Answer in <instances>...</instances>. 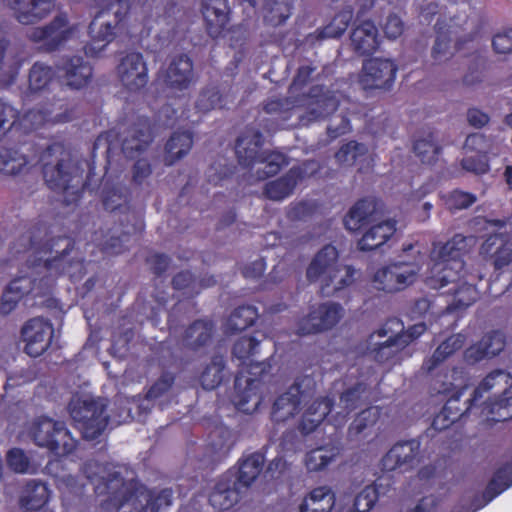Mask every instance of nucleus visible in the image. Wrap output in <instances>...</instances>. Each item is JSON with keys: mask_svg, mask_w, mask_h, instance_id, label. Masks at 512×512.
<instances>
[{"mask_svg": "<svg viewBox=\"0 0 512 512\" xmlns=\"http://www.w3.org/2000/svg\"><path fill=\"white\" fill-rule=\"evenodd\" d=\"M476 243L475 236L457 233L446 242H434L430 258L433 266L427 285L440 290L452 285L446 292L453 296L452 302L446 306L447 312L465 309L476 302L478 292L474 281L476 277L467 275L463 257Z\"/></svg>", "mask_w": 512, "mask_h": 512, "instance_id": "nucleus-1", "label": "nucleus"}, {"mask_svg": "<svg viewBox=\"0 0 512 512\" xmlns=\"http://www.w3.org/2000/svg\"><path fill=\"white\" fill-rule=\"evenodd\" d=\"M85 464L88 481L94 486L96 496L106 498L101 502L104 509L117 512H161L173 503V491L164 488L159 491L149 489L137 480L126 481L120 472L114 471L106 476L89 474Z\"/></svg>", "mask_w": 512, "mask_h": 512, "instance_id": "nucleus-2", "label": "nucleus"}, {"mask_svg": "<svg viewBox=\"0 0 512 512\" xmlns=\"http://www.w3.org/2000/svg\"><path fill=\"white\" fill-rule=\"evenodd\" d=\"M260 342L254 336L242 335L232 347V357L239 361L232 401L237 410L246 414L256 412L263 402V396L259 390L262 376L270 368V365L264 361L253 360V357L259 353Z\"/></svg>", "mask_w": 512, "mask_h": 512, "instance_id": "nucleus-3", "label": "nucleus"}, {"mask_svg": "<svg viewBox=\"0 0 512 512\" xmlns=\"http://www.w3.org/2000/svg\"><path fill=\"white\" fill-rule=\"evenodd\" d=\"M42 174L47 187L65 195L67 204L76 203L87 186L84 169L64 145L58 142L47 146L40 154Z\"/></svg>", "mask_w": 512, "mask_h": 512, "instance_id": "nucleus-4", "label": "nucleus"}, {"mask_svg": "<svg viewBox=\"0 0 512 512\" xmlns=\"http://www.w3.org/2000/svg\"><path fill=\"white\" fill-rule=\"evenodd\" d=\"M50 228L42 221H37L28 231L23 234L20 240H25L22 251L33 250L37 255H52L44 260V267L50 276L73 275L71 268L74 265L83 266V259L76 260L70 257L74 251L75 240L69 236L51 237Z\"/></svg>", "mask_w": 512, "mask_h": 512, "instance_id": "nucleus-5", "label": "nucleus"}, {"mask_svg": "<svg viewBox=\"0 0 512 512\" xmlns=\"http://www.w3.org/2000/svg\"><path fill=\"white\" fill-rule=\"evenodd\" d=\"M264 144V137L261 131L246 129L236 140L235 153L238 163L247 169L256 170V181H263L278 174L281 169L289 164L288 157L278 151H264L261 148Z\"/></svg>", "mask_w": 512, "mask_h": 512, "instance_id": "nucleus-6", "label": "nucleus"}, {"mask_svg": "<svg viewBox=\"0 0 512 512\" xmlns=\"http://www.w3.org/2000/svg\"><path fill=\"white\" fill-rule=\"evenodd\" d=\"M356 270L350 265L338 263V251L333 245H325L307 267L306 277L310 282L321 281L323 297L338 296L355 280Z\"/></svg>", "mask_w": 512, "mask_h": 512, "instance_id": "nucleus-7", "label": "nucleus"}, {"mask_svg": "<svg viewBox=\"0 0 512 512\" xmlns=\"http://www.w3.org/2000/svg\"><path fill=\"white\" fill-rule=\"evenodd\" d=\"M68 408L75 427L85 439L98 438L109 423V416L106 413L107 406L101 399H72Z\"/></svg>", "mask_w": 512, "mask_h": 512, "instance_id": "nucleus-8", "label": "nucleus"}, {"mask_svg": "<svg viewBox=\"0 0 512 512\" xmlns=\"http://www.w3.org/2000/svg\"><path fill=\"white\" fill-rule=\"evenodd\" d=\"M509 378L510 374L503 370L497 369L490 372L474 389L471 398L468 400L467 410L479 402L484 393L489 392L493 387L501 381L505 383V387L501 395L495 398H490L485 404V410L493 416V420L497 422H504L512 419V396L509 395Z\"/></svg>", "mask_w": 512, "mask_h": 512, "instance_id": "nucleus-9", "label": "nucleus"}, {"mask_svg": "<svg viewBox=\"0 0 512 512\" xmlns=\"http://www.w3.org/2000/svg\"><path fill=\"white\" fill-rule=\"evenodd\" d=\"M30 432L37 446L47 448L59 457L71 454L77 447V441L72 437L65 423L49 417L38 418Z\"/></svg>", "mask_w": 512, "mask_h": 512, "instance_id": "nucleus-10", "label": "nucleus"}, {"mask_svg": "<svg viewBox=\"0 0 512 512\" xmlns=\"http://www.w3.org/2000/svg\"><path fill=\"white\" fill-rule=\"evenodd\" d=\"M312 376L297 377L286 392L276 398L272 406L271 416L276 422H283L299 412L301 402L311 396L315 390Z\"/></svg>", "mask_w": 512, "mask_h": 512, "instance_id": "nucleus-11", "label": "nucleus"}, {"mask_svg": "<svg viewBox=\"0 0 512 512\" xmlns=\"http://www.w3.org/2000/svg\"><path fill=\"white\" fill-rule=\"evenodd\" d=\"M73 27L66 13L57 14L48 24L32 28L27 37L30 41L40 44L45 52L59 50L73 35Z\"/></svg>", "mask_w": 512, "mask_h": 512, "instance_id": "nucleus-12", "label": "nucleus"}, {"mask_svg": "<svg viewBox=\"0 0 512 512\" xmlns=\"http://www.w3.org/2000/svg\"><path fill=\"white\" fill-rule=\"evenodd\" d=\"M21 336L25 342V353L36 358L50 347L54 336V326L48 319L34 317L25 322L21 329Z\"/></svg>", "mask_w": 512, "mask_h": 512, "instance_id": "nucleus-13", "label": "nucleus"}, {"mask_svg": "<svg viewBox=\"0 0 512 512\" xmlns=\"http://www.w3.org/2000/svg\"><path fill=\"white\" fill-rule=\"evenodd\" d=\"M342 307L338 303H322L298 322L297 334L305 336L333 328L341 319Z\"/></svg>", "mask_w": 512, "mask_h": 512, "instance_id": "nucleus-14", "label": "nucleus"}, {"mask_svg": "<svg viewBox=\"0 0 512 512\" xmlns=\"http://www.w3.org/2000/svg\"><path fill=\"white\" fill-rule=\"evenodd\" d=\"M397 70V65L390 59H368L363 63L360 83L366 90H388L394 84Z\"/></svg>", "mask_w": 512, "mask_h": 512, "instance_id": "nucleus-15", "label": "nucleus"}, {"mask_svg": "<svg viewBox=\"0 0 512 512\" xmlns=\"http://www.w3.org/2000/svg\"><path fill=\"white\" fill-rule=\"evenodd\" d=\"M117 74L121 83L131 92L144 88L149 80L147 64L140 52H128L120 59Z\"/></svg>", "mask_w": 512, "mask_h": 512, "instance_id": "nucleus-16", "label": "nucleus"}, {"mask_svg": "<svg viewBox=\"0 0 512 512\" xmlns=\"http://www.w3.org/2000/svg\"><path fill=\"white\" fill-rule=\"evenodd\" d=\"M57 73L64 85L79 90L91 82L93 67L81 56H67L57 64Z\"/></svg>", "mask_w": 512, "mask_h": 512, "instance_id": "nucleus-17", "label": "nucleus"}, {"mask_svg": "<svg viewBox=\"0 0 512 512\" xmlns=\"http://www.w3.org/2000/svg\"><path fill=\"white\" fill-rule=\"evenodd\" d=\"M415 276L416 272L406 263L389 264L375 273V287L387 293H394L412 284Z\"/></svg>", "mask_w": 512, "mask_h": 512, "instance_id": "nucleus-18", "label": "nucleus"}, {"mask_svg": "<svg viewBox=\"0 0 512 512\" xmlns=\"http://www.w3.org/2000/svg\"><path fill=\"white\" fill-rule=\"evenodd\" d=\"M229 13L230 8L227 0H204L202 4V14L205 21L207 34L217 39L224 37L229 31Z\"/></svg>", "mask_w": 512, "mask_h": 512, "instance_id": "nucleus-19", "label": "nucleus"}, {"mask_svg": "<svg viewBox=\"0 0 512 512\" xmlns=\"http://www.w3.org/2000/svg\"><path fill=\"white\" fill-rule=\"evenodd\" d=\"M265 453L256 451L248 455L242 456L236 467L229 469L233 475V482L242 491L249 488L264 472Z\"/></svg>", "mask_w": 512, "mask_h": 512, "instance_id": "nucleus-20", "label": "nucleus"}, {"mask_svg": "<svg viewBox=\"0 0 512 512\" xmlns=\"http://www.w3.org/2000/svg\"><path fill=\"white\" fill-rule=\"evenodd\" d=\"M420 442L416 439L397 442L383 456L381 467L384 471L412 468L419 454Z\"/></svg>", "mask_w": 512, "mask_h": 512, "instance_id": "nucleus-21", "label": "nucleus"}, {"mask_svg": "<svg viewBox=\"0 0 512 512\" xmlns=\"http://www.w3.org/2000/svg\"><path fill=\"white\" fill-rule=\"evenodd\" d=\"M15 19L24 25L37 23L52 10L55 0H4Z\"/></svg>", "mask_w": 512, "mask_h": 512, "instance_id": "nucleus-22", "label": "nucleus"}, {"mask_svg": "<svg viewBox=\"0 0 512 512\" xmlns=\"http://www.w3.org/2000/svg\"><path fill=\"white\" fill-rule=\"evenodd\" d=\"M506 346V336L500 330H493L482 336L475 344L464 352V359L468 364H475L483 359L497 356Z\"/></svg>", "mask_w": 512, "mask_h": 512, "instance_id": "nucleus-23", "label": "nucleus"}, {"mask_svg": "<svg viewBox=\"0 0 512 512\" xmlns=\"http://www.w3.org/2000/svg\"><path fill=\"white\" fill-rule=\"evenodd\" d=\"M153 131L148 117H139L127 131L122 141V151L128 158L144 151L153 141Z\"/></svg>", "mask_w": 512, "mask_h": 512, "instance_id": "nucleus-24", "label": "nucleus"}, {"mask_svg": "<svg viewBox=\"0 0 512 512\" xmlns=\"http://www.w3.org/2000/svg\"><path fill=\"white\" fill-rule=\"evenodd\" d=\"M102 204L106 211L125 215L126 220L132 218L135 222L142 221L131 209V191L124 184L117 183L110 187L105 185L102 190Z\"/></svg>", "mask_w": 512, "mask_h": 512, "instance_id": "nucleus-25", "label": "nucleus"}, {"mask_svg": "<svg viewBox=\"0 0 512 512\" xmlns=\"http://www.w3.org/2000/svg\"><path fill=\"white\" fill-rule=\"evenodd\" d=\"M215 332L216 325L213 320L197 319L184 330L182 344L190 351H203L212 343Z\"/></svg>", "mask_w": 512, "mask_h": 512, "instance_id": "nucleus-26", "label": "nucleus"}, {"mask_svg": "<svg viewBox=\"0 0 512 512\" xmlns=\"http://www.w3.org/2000/svg\"><path fill=\"white\" fill-rule=\"evenodd\" d=\"M241 492L233 482L232 473L225 472L217 480L208 500L215 510L225 511L232 508L239 501Z\"/></svg>", "mask_w": 512, "mask_h": 512, "instance_id": "nucleus-27", "label": "nucleus"}, {"mask_svg": "<svg viewBox=\"0 0 512 512\" xmlns=\"http://www.w3.org/2000/svg\"><path fill=\"white\" fill-rule=\"evenodd\" d=\"M193 80L194 70L191 58L186 54L175 56L165 73L166 85L171 89L183 91L189 88Z\"/></svg>", "mask_w": 512, "mask_h": 512, "instance_id": "nucleus-28", "label": "nucleus"}, {"mask_svg": "<svg viewBox=\"0 0 512 512\" xmlns=\"http://www.w3.org/2000/svg\"><path fill=\"white\" fill-rule=\"evenodd\" d=\"M333 406L334 401L330 397L317 398L304 410L297 424V430L303 436L313 433L330 414Z\"/></svg>", "mask_w": 512, "mask_h": 512, "instance_id": "nucleus-29", "label": "nucleus"}, {"mask_svg": "<svg viewBox=\"0 0 512 512\" xmlns=\"http://www.w3.org/2000/svg\"><path fill=\"white\" fill-rule=\"evenodd\" d=\"M301 166L291 167L283 176L265 184L263 194L267 199L281 201L290 196L297 184L305 177Z\"/></svg>", "mask_w": 512, "mask_h": 512, "instance_id": "nucleus-30", "label": "nucleus"}, {"mask_svg": "<svg viewBox=\"0 0 512 512\" xmlns=\"http://www.w3.org/2000/svg\"><path fill=\"white\" fill-rule=\"evenodd\" d=\"M350 39L354 52L360 56L374 54L380 45L378 29L371 20H365L356 25Z\"/></svg>", "mask_w": 512, "mask_h": 512, "instance_id": "nucleus-31", "label": "nucleus"}, {"mask_svg": "<svg viewBox=\"0 0 512 512\" xmlns=\"http://www.w3.org/2000/svg\"><path fill=\"white\" fill-rule=\"evenodd\" d=\"M378 211L377 201L373 198L359 199L344 217L345 228L356 232L370 224Z\"/></svg>", "mask_w": 512, "mask_h": 512, "instance_id": "nucleus-32", "label": "nucleus"}, {"mask_svg": "<svg viewBox=\"0 0 512 512\" xmlns=\"http://www.w3.org/2000/svg\"><path fill=\"white\" fill-rule=\"evenodd\" d=\"M34 281L28 276L17 277L5 288L0 301V313L10 314L20 300L33 291Z\"/></svg>", "mask_w": 512, "mask_h": 512, "instance_id": "nucleus-33", "label": "nucleus"}, {"mask_svg": "<svg viewBox=\"0 0 512 512\" xmlns=\"http://www.w3.org/2000/svg\"><path fill=\"white\" fill-rule=\"evenodd\" d=\"M352 18L353 11L351 9L341 10L333 17L329 24L310 33L307 36V41L315 44L326 39L340 38L349 27Z\"/></svg>", "mask_w": 512, "mask_h": 512, "instance_id": "nucleus-34", "label": "nucleus"}, {"mask_svg": "<svg viewBox=\"0 0 512 512\" xmlns=\"http://www.w3.org/2000/svg\"><path fill=\"white\" fill-rule=\"evenodd\" d=\"M396 232V221L385 220L371 226L359 239L360 251H373L384 245Z\"/></svg>", "mask_w": 512, "mask_h": 512, "instance_id": "nucleus-35", "label": "nucleus"}, {"mask_svg": "<svg viewBox=\"0 0 512 512\" xmlns=\"http://www.w3.org/2000/svg\"><path fill=\"white\" fill-rule=\"evenodd\" d=\"M49 497L50 490L45 483L30 480L24 488L19 504L24 511L35 512L41 510L48 503Z\"/></svg>", "mask_w": 512, "mask_h": 512, "instance_id": "nucleus-36", "label": "nucleus"}, {"mask_svg": "<svg viewBox=\"0 0 512 512\" xmlns=\"http://www.w3.org/2000/svg\"><path fill=\"white\" fill-rule=\"evenodd\" d=\"M512 486V462H507L500 466L488 482L483 495L482 502L476 506L474 511L484 507L502 492Z\"/></svg>", "mask_w": 512, "mask_h": 512, "instance_id": "nucleus-37", "label": "nucleus"}, {"mask_svg": "<svg viewBox=\"0 0 512 512\" xmlns=\"http://www.w3.org/2000/svg\"><path fill=\"white\" fill-rule=\"evenodd\" d=\"M336 497L330 487L320 486L314 488L304 497L300 504V512H331Z\"/></svg>", "mask_w": 512, "mask_h": 512, "instance_id": "nucleus-38", "label": "nucleus"}, {"mask_svg": "<svg viewBox=\"0 0 512 512\" xmlns=\"http://www.w3.org/2000/svg\"><path fill=\"white\" fill-rule=\"evenodd\" d=\"M193 145V134L190 131L174 132L165 144L164 163L173 165L177 160L189 153Z\"/></svg>", "mask_w": 512, "mask_h": 512, "instance_id": "nucleus-39", "label": "nucleus"}, {"mask_svg": "<svg viewBox=\"0 0 512 512\" xmlns=\"http://www.w3.org/2000/svg\"><path fill=\"white\" fill-rule=\"evenodd\" d=\"M464 342L465 336L460 333L449 336L441 342L433 354L424 361L423 369L429 373L432 372L449 356L460 350Z\"/></svg>", "mask_w": 512, "mask_h": 512, "instance_id": "nucleus-40", "label": "nucleus"}, {"mask_svg": "<svg viewBox=\"0 0 512 512\" xmlns=\"http://www.w3.org/2000/svg\"><path fill=\"white\" fill-rule=\"evenodd\" d=\"M233 445L234 440L230 429L225 426H217L209 434L207 450L212 461H220L229 455Z\"/></svg>", "mask_w": 512, "mask_h": 512, "instance_id": "nucleus-41", "label": "nucleus"}, {"mask_svg": "<svg viewBox=\"0 0 512 512\" xmlns=\"http://www.w3.org/2000/svg\"><path fill=\"white\" fill-rule=\"evenodd\" d=\"M341 448L335 444H327L308 451L305 455V465L308 471L317 472L325 469L339 456Z\"/></svg>", "mask_w": 512, "mask_h": 512, "instance_id": "nucleus-42", "label": "nucleus"}, {"mask_svg": "<svg viewBox=\"0 0 512 512\" xmlns=\"http://www.w3.org/2000/svg\"><path fill=\"white\" fill-rule=\"evenodd\" d=\"M310 97L315 98L313 102L316 107L310 110V115L315 119L327 118L333 115L338 107L339 101L330 91H324L323 87L315 86L310 91Z\"/></svg>", "mask_w": 512, "mask_h": 512, "instance_id": "nucleus-43", "label": "nucleus"}, {"mask_svg": "<svg viewBox=\"0 0 512 512\" xmlns=\"http://www.w3.org/2000/svg\"><path fill=\"white\" fill-rule=\"evenodd\" d=\"M123 229L118 236L111 235L104 243L101 244V251L107 255H119L126 250L125 244L129 241L132 233L140 232L143 229L142 221L134 222L131 226L123 225Z\"/></svg>", "mask_w": 512, "mask_h": 512, "instance_id": "nucleus-44", "label": "nucleus"}, {"mask_svg": "<svg viewBox=\"0 0 512 512\" xmlns=\"http://www.w3.org/2000/svg\"><path fill=\"white\" fill-rule=\"evenodd\" d=\"M380 418V409L376 406L368 407L357 414L348 428V436L358 438L361 434L367 435Z\"/></svg>", "mask_w": 512, "mask_h": 512, "instance_id": "nucleus-45", "label": "nucleus"}, {"mask_svg": "<svg viewBox=\"0 0 512 512\" xmlns=\"http://www.w3.org/2000/svg\"><path fill=\"white\" fill-rule=\"evenodd\" d=\"M29 163L27 156L13 148H0V172L7 175H18Z\"/></svg>", "mask_w": 512, "mask_h": 512, "instance_id": "nucleus-46", "label": "nucleus"}, {"mask_svg": "<svg viewBox=\"0 0 512 512\" xmlns=\"http://www.w3.org/2000/svg\"><path fill=\"white\" fill-rule=\"evenodd\" d=\"M258 316V310L255 306L240 305L229 316L228 328L233 332L245 330L255 323Z\"/></svg>", "mask_w": 512, "mask_h": 512, "instance_id": "nucleus-47", "label": "nucleus"}, {"mask_svg": "<svg viewBox=\"0 0 512 512\" xmlns=\"http://www.w3.org/2000/svg\"><path fill=\"white\" fill-rule=\"evenodd\" d=\"M70 120L66 113L54 114L53 109L47 107H36L30 109L24 116V121L37 129L47 123H64Z\"/></svg>", "mask_w": 512, "mask_h": 512, "instance_id": "nucleus-48", "label": "nucleus"}, {"mask_svg": "<svg viewBox=\"0 0 512 512\" xmlns=\"http://www.w3.org/2000/svg\"><path fill=\"white\" fill-rule=\"evenodd\" d=\"M459 402V396L450 398L443 406L442 410L433 418L432 428L438 431L449 428L453 423L461 418L467 412H464L456 406Z\"/></svg>", "mask_w": 512, "mask_h": 512, "instance_id": "nucleus-49", "label": "nucleus"}, {"mask_svg": "<svg viewBox=\"0 0 512 512\" xmlns=\"http://www.w3.org/2000/svg\"><path fill=\"white\" fill-rule=\"evenodd\" d=\"M442 148L436 143L433 132L427 138H419L414 141L413 151L424 164H432L438 160Z\"/></svg>", "mask_w": 512, "mask_h": 512, "instance_id": "nucleus-50", "label": "nucleus"}, {"mask_svg": "<svg viewBox=\"0 0 512 512\" xmlns=\"http://www.w3.org/2000/svg\"><path fill=\"white\" fill-rule=\"evenodd\" d=\"M225 362L222 357H213L200 376L201 385L205 390L217 388L224 378Z\"/></svg>", "mask_w": 512, "mask_h": 512, "instance_id": "nucleus-51", "label": "nucleus"}, {"mask_svg": "<svg viewBox=\"0 0 512 512\" xmlns=\"http://www.w3.org/2000/svg\"><path fill=\"white\" fill-rule=\"evenodd\" d=\"M292 7L290 0H266L265 20L273 26L282 25L291 16Z\"/></svg>", "mask_w": 512, "mask_h": 512, "instance_id": "nucleus-52", "label": "nucleus"}, {"mask_svg": "<svg viewBox=\"0 0 512 512\" xmlns=\"http://www.w3.org/2000/svg\"><path fill=\"white\" fill-rule=\"evenodd\" d=\"M55 77V70L42 62H35L29 71V88L41 91L48 87Z\"/></svg>", "mask_w": 512, "mask_h": 512, "instance_id": "nucleus-53", "label": "nucleus"}, {"mask_svg": "<svg viewBox=\"0 0 512 512\" xmlns=\"http://www.w3.org/2000/svg\"><path fill=\"white\" fill-rule=\"evenodd\" d=\"M445 207L450 212H456L468 209L477 201V196L474 193L463 191L461 189H453L443 195Z\"/></svg>", "mask_w": 512, "mask_h": 512, "instance_id": "nucleus-54", "label": "nucleus"}, {"mask_svg": "<svg viewBox=\"0 0 512 512\" xmlns=\"http://www.w3.org/2000/svg\"><path fill=\"white\" fill-rule=\"evenodd\" d=\"M403 336L399 334H395L390 336L387 340L377 345L372 350L373 359L378 363H387L391 361L397 353L404 348L400 345V340H402Z\"/></svg>", "mask_w": 512, "mask_h": 512, "instance_id": "nucleus-55", "label": "nucleus"}, {"mask_svg": "<svg viewBox=\"0 0 512 512\" xmlns=\"http://www.w3.org/2000/svg\"><path fill=\"white\" fill-rule=\"evenodd\" d=\"M56 486L61 492L62 498L67 501L81 498L85 490V485L79 483L78 478L71 474L57 476Z\"/></svg>", "mask_w": 512, "mask_h": 512, "instance_id": "nucleus-56", "label": "nucleus"}, {"mask_svg": "<svg viewBox=\"0 0 512 512\" xmlns=\"http://www.w3.org/2000/svg\"><path fill=\"white\" fill-rule=\"evenodd\" d=\"M436 39L432 48V58L436 63H443L449 60L454 52L451 49V36L449 32H443L438 29V23L436 24Z\"/></svg>", "mask_w": 512, "mask_h": 512, "instance_id": "nucleus-57", "label": "nucleus"}, {"mask_svg": "<svg viewBox=\"0 0 512 512\" xmlns=\"http://www.w3.org/2000/svg\"><path fill=\"white\" fill-rule=\"evenodd\" d=\"M368 149L365 144L349 141L336 152L335 158L341 164L354 165L359 157L366 155Z\"/></svg>", "mask_w": 512, "mask_h": 512, "instance_id": "nucleus-58", "label": "nucleus"}, {"mask_svg": "<svg viewBox=\"0 0 512 512\" xmlns=\"http://www.w3.org/2000/svg\"><path fill=\"white\" fill-rule=\"evenodd\" d=\"M366 390L367 385L364 382H357L341 393L340 402L343 404L347 414L360 406L362 396Z\"/></svg>", "mask_w": 512, "mask_h": 512, "instance_id": "nucleus-59", "label": "nucleus"}, {"mask_svg": "<svg viewBox=\"0 0 512 512\" xmlns=\"http://www.w3.org/2000/svg\"><path fill=\"white\" fill-rule=\"evenodd\" d=\"M221 99L222 95L218 87H206L199 93L195 108L201 113L209 112L220 105Z\"/></svg>", "mask_w": 512, "mask_h": 512, "instance_id": "nucleus-60", "label": "nucleus"}, {"mask_svg": "<svg viewBox=\"0 0 512 512\" xmlns=\"http://www.w3.org/2000/svg\"><path fill=\"white\" fill-rule=\"evenodd\" d=\"M175 382V376L169 372L163 373L148 389L146 393V399L154 401L166 393L172 388Z\"/></svg>", "mask_w": 512, "mask_h": 512, "instance_id": "nucleus-61", "label": "nucleus"}, {"mask_svg": "<svg viewBox=\"0 0 512 512\" xmlns=\"http://www.w3.org/2000/svg\"><path fill=\"white\" fill-rule=\"evenodd\" d=\"M380 492L376 484L367 485L355 498L354 505L357 510L366 512L371 510L378 501Z\"/></svg>", "mask_w": 512, "mask_h": 512, "instance_id": "nucleus-62", "label": "nucleus"}, {"mask_svg": "<svg viewBox=\"0 0 512 512\" xmlns=\"http://www.w3.org/2000/svg\"><path fill=\"white\" fill-rule=\"evenodd\" d=\"M172 286L175 290L183 291L184 294L194 297L199 293L196 290V278L190 271H180L172 278Z\"/></svg>", "mask_w": 512, "mask_h": 512, "instance_id": "nucleus-63", "label": "nucleus"}, {"mask_svg": "<svg viewBox=\"0 0 512 512\" xmlns=\"http://www.w3.org/2000/svg\"><path fill=\"white\" fill-rule=\"evenodd\" d=\"M490 261L495 271H500L510 265L512 263V243L507 240L501 242L496 247Z\"/></svg>", "mask_w": 512, "mask_h": 512, "instance_id": "nucleus-64", "label": "nucleus"}]
</instances>
